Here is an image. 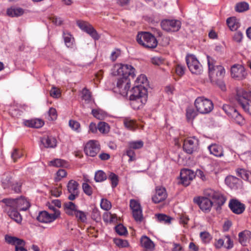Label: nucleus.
<instances>
[{"label": "nucleus", "instance_id": "1", "mask_svg": "<svg viewBox=\"0 0 251 251\" xmlns=\"http://www.w3.org/2000/svg\"><path fill=\"white\" fill-rule=\"evenodd\" d=\"M115 68L117 75L121 77L118 79L116 87L114 88V92L126 97L130 88V77L133 78L135 75V69L127 64L118 65Z\"/></svg>", "mask_w": 251, "mask_h": 251}, {"label": "nucleus", "instance_id": "2", "mask_svg": "<svg viewBox=\"0 0 251 251\" xmlns=\"http://www.w3.org/2000/svg\"><path fill=\"white\" fill-rule=\"evenodd\" d=\"M131 93L129 97L130 105L134 109H139L146 103L148 92L145 89L140 90L137 87H133Z\"/></svg>", "mask_w": 251, "mask_h": 251}, {"label": "nucleus", "instance_id": "3", "mask_svg": "<svg viewBox=\"0 0 251 251\" xmlns=\"http://www.w3.org/2000/svg\"><path fill=\"white\" fill-rule=\"evenodd\" d=\"M251 91L247 92L242 88L236 90L235 99L238 103L242 107L244 111L251 116Z\"/></svg>", "mask_w": 251, "mask_h": 251}, {"label": "nucleus", "instance_id": "4", "mask_svg": "<svg viewBox=\"0 0 251 251\" xmlns=\"http://www.w3.org/2000/svg\"><path fill=\"white\" fill-rule=\"evenodd\" d=\"M138 43L146 48L154 49L157 46L158 42L155 37L151 33L141 32L136 37Z\"/></svg>", "mask_w": 251, "mask_h": 251}, {"label": "nucleus", "instance_id": "5", "mask_svg": "<svg viewBox=\"0 0 251 251\" xmlns=\"http://www.w3.org/2000/svg\"><path fill=\"white\" fill-rule=\"evenodd\" d=\"M1 202L4 204L2 206L3 211L6 213L9 217L16 222L18 224L21 223L22 221V217L18 211V210L13 207V204H14V201L11 199H3Z\"/></svg>", "mask_w": 251, "mask_h": 251}, {"label": "nucleus", "instance_id": "6", "mask_svg": "<svg viewBox=\"0 0 251 251\" xmlns=\"http://www.w3.org/2000/svg\"><path fill=\"white\" fill-rule=\"evenodd\" d=\"M207 59L208 65L209 76L211 82L213 84L218 86L220 84V77L219 73H220L219 66L216 65V60L215 59L209 55H207Z\"/></svg>", "mask_w": 251, "mask_h": 251}, {"label": "nucleus", "instance_id": "7", "mask_svg": "<svg viewBox=\"0 0 251 251\" xmlns=\"http://www.w3.org/2000/svg\"><path fill=\"white\" fill-rule=\"evenodd\" d=\"M195 106L197 111L202 114H208L213 109L212 101L203 97H200L196 99Z\"/></svg>", "mask_w": 251, "mask_h": 251}, {"label": "nucleus", "instance_id": "8", "mask_svg": "<svg viewBox=\"0 0 251 251\" xmlns=\"http://www.w3.org/2000/svg\"><path fill=\"white\" fill-rule=\"evenodd\" d=\"M186 62L190 71L194 74L200 75L202 72V67L198 60L193 54L187 55Z\"/></svg>", "mask_w": 251, "mask_h": 251}, {"label": "nucleus", "instance_id": "9", "mask_svg": "<svg viewBox=\"0 0 251 251\" xmlns=\"http://www.w3.org/2000/svg\"><path fill=\"white\" fill-rule=\"evenodd\" d=\"M161 28L167 32H176L179 30L181 23L177 20L165 19L160 24Z\"/></svg>", "mask_w": 251, "mask_h": 251}, {"label": "nucleus", "instance_id": "10", "mask_svg": "<svg viewBox=\"0 0 251 251\" xmlns=\"http://www.w3.org/2000/svg\"><path fill=\"white\" fill-rule=\"evenodd\" d=\"M77 26L83 31L88 33L94 40H98L100 36L97 31L88 22L82 20H78L76 21Z\"/></svg>", "mask_w": 251, "mask_h": 251}, {"label": "nucleus", "instance_id": "11", "mask_svg": "<svg viewBox=\"0 0 251 251\" xmlns=\"http://www.w3.org/2000/svg\"><path fill=\"white\" fill-rule=\"evenodd\" d=\"M231 77L238 80L245 79L248 75L245 68L240 64L233 65L230 69Z\"/></svg>", "mask_w": 251, "mask_h": 251}, {"label": "nucleus", "instance_id": "12", "mask_svg": "<svg viewBox=\"0 0 251 251\" xmlns=\"http://www.w3.org/2000/svg\"><path fill=\"white\" fill-rule=\"evenodd\" d=\"M199 140L195 137H188L183 141V150L186 153L191 154L198 149Z\"/></svg>", "mask_w": 251, "mask_h": 251}, {"label": "nucleus", "instance_id": "13", "mask_svg": "<svg viewBox=\"0 0 251 251\" xmlns=\"http://www.w3.org/2000/svg\"><path fill=\"white\" fill-rule=\"evenodd\" d=\"M100 150V147L98 141L90 140L86 144L84 151L87 155L94 157Z\"/></svg>", "mask_w": 251, "mask_h": 251}, {"label": "nucleus", "instance_id": "14", "mask_svg": "<svg viewBox=\"0 0 251 251\" xmlns=\"http://www.w3.org/2000/svg\"><path fill=\"white\" fill-rule=\"evenodd\" d=\"M228 207L233 213L237 215L242 214L246 209L245 205L239 200L235 198L229 200Z\"/></svg>", "mask_w": 251, "mask_h": 251}, {"label": "nucleus", "instance_id": "15", "mask_svg": "<svg viewBox=\"0 0 251 251\" xmlns=\"http://www.w3.org/2000/svg\"><path fill=\"white\" fill-rule=\"evenodd\" d=\"M193 201L204 212L209 211L213 205V202L209 199L204 197H196L193 199Z\"/></svg>", "mask_w": 251, "mask_h": 251}, {"label": "nucleus", "instance_id": "16", "mask_svg": "<svg viewBox=\"0 0 251 251\" xmlns=\"http://www.w3.org/2000/svg\"><path fill=\"white\" fill-rule=\"evenodd\" d=\"M180 183L185 186H188L195 177V173L190 169H182L180 173Z\"/></svg>", "mask_w": 251, "mask_h": 251}, {"label": "nucleus", "instance_id": "17", "mask_svg": "<svg viewBox=\"0 0 251 251\" xmlns=\"http://www.w3.org/2000/svg\"><path fill=\"white\" fill-rule=\"evenodd\" d=\"M79 184L74 180H70L67 184V190L70 194L68 196V199L74 201L79 196Z\"/></svg>", "mask_w": 251, "mask_h": 251}, {"label": "nucleus", "instance_id": "18", "mask_svg": "<svg viewBox=\"0 0 251 251\" xmlns=\"http://www.w3.org/2000/svg\"><path fill=\"white\" fill-rule=\"evenodd\" d=\"M167 196L165 188L158 186L156 187L155 192L151 199L154 203H159L166 200Z\"/></svg>", "mask_w": 251, "mask_h": 251}, {"label": "nucleus", "instance_id": "19", "mask_svg": "<svg viewBox=\"0 0 251 251\" xmlns=\"http://www.w3.org/2000/svg\"><path fill=\"white\" fill-rule=\"evenodd\" d=\"M225 182L230 189L237 190L241 187L242 181L235 176L229 175L226 177Z\"/></svg>", "mask_w": 251, "mask_h": 251}, {"label": "nucleus", "instance_id": "20", "mask_svg": "<svg viewBox=\"0 0 251 251\" xmlns=\"http://www.w3.org/2000/svg\"><path fill=\"white\" fill-rule=\"evenodd\" d=\"M11 199L14 201V204H13V207L19 210L25 211L30 206L29 201L24 197H21L18 199Z\"/></svg>", "mask_w": 251, "mask_h": 251}, {"label": "nucleus", "instance_id": "21", "mask_svg": "<svg viewBox=\"0 0 251 251\" xmlns=\"http://www.w3.org/2000/svg\"><path fill=\"white\" fill-rule=\"evenodd\" d=\"M57 216L56 213L50 214L44 211L40 212L37 217V220L41 223H50L56 219Z\"/></svg>", "mask_w": 251, "mask_h": 251}, {"label": "nucleus", "instance_id": "22", "mask_svg": "<svg viewBox=\"0 0 251 251\" xmlns=\"http://www.w3.org/2000/svg\"><path fill=\"white\" fill-rule=\"evenodd\" d=\"M251 240V231L244 230L238 233V241L243 246H247Z\"/></svg>", "mask_w": 251, "mask_h": 251}, {"label": "nucleus", "instance_id": "23", "mask_svg": "<svg viewBox=\"0 0 251 251\" xmlns=\"http://www.w3.org/2000/svg\"><path fill=\"white\" fill-rule=\"evenodd\" d=\"M135 84V86L133 87H137L140 90L145 89L147 91V87L149 86V81L145 75H140L136 79Z\"/></svg>", "mask_w": 251, "mask_h": 251}, {"label": "nucleus", "instance_id": "24", "mask_svg": "<svg viewBox=\"0 0 251 251\" xmlns=\"http://www.w3.org/2000/svg\"><path fill=\"white\" fill-rule=\"evenodd\" d=\"M63 207L65 213L70 216H74L78 210V206L72 201L65 202Z\"/></svg>", "mask_w": 251, "mask_h": 251}, {"label": "nucleus", "instance_id": "25", "mask_svg": "<svg viewBox=\"0 0 251 251\" xmlns=\"http://www.w3.org/2000/svg\"><path fill=\"white\" fill-rule=\"evenodd\" d=\"M41 142L46 148H53L56 146V140L52 136H45L41 138Z\"/></svg>", "mask_w": 251, "mask_h": 251}, {"label": "nucleus", "instance_id": "26", "mask_svg": "<svg viewBox=\"0 0 251 251\" xmlns=\"http://www.w3.org/2000/svg\"><path fill=\"white\" fill-rule=\"evenodd\" d=\"M236 175L251 184V172L244 168H238L235 170Z\"/></svg>", "mask_w": 251, "mask_h": 251}, {"label": "nucleus", "instance_id": "27", "mask_svg": "<svg viewBox=\"0 0 251 251\" xmlns=\"http://www.w3.org/2000/svg\"><path fill=\"white\" fill-rule=\"evenodd\" d=\"M204 194L205 196L208 197L209 198H211L215 201H218L217 208L220 207V203L218 201L220 198V193L219 191H216L211 189H207L204 190Z\"/></svg>", "mask_w": 251, "mask_h": 251}, {"label": "nucleus", "instance_id": "28", "mask_svg": "<svg viewBox=\"0 0 251 251\" xmlns=\"http://www.w3.org/2000/svg\"><path fill=\"white\" fill-rule=\"evenodd\" d=\"M226 23L231 30L235 31L240 26L239 20L235 17L228 18L226 20Z\"/></svg>", "mask_w": 251, "mask_h": 251}, {"label": "nucleus", "instance_id": "29", "mask_svg": "<svg viewBox=\"0 0 251 251\" xmlns=\"http://www.w3.org/2000/svg\"><path fill=\"white\" fill-rule=\"evenodd\" d=\"M4 239L5 242L8 244H10L12 245H15V247L17 245H20L21 244H25V241L21 239H19L17 237L10 236L9 235H5Z\"/></svg>", "mask_w": 251, "mask_h": 251}, {"label": "nucleus", "instance_id": "30", "mask_svg": "<svg viewBox=\"0 0 251 251\" xmlns=\"http://www.w3.org/2000/svg\"><path fill=\"white\" fill-rule=\"evenodd\" d=\"M140 242L142 246L147 250L151 251L154 248L153 242L146 236H142Z\"/></svg>", "mask_w": 251, "mask_h": 251}, {"label": "nucleus", "instance_id": "31", "mask_svg": "<svg viewBox=\"0 0 251 251\" xmlns=\"http://www.w3.org/2000/svg\"><path fill=\"white\" fill-rule=\"evenodd\" d=\"M25 126L33 128H40L42 127L44 124V122L40 119H34L31 120H26L24 122Z\"/></svg>", "mask_w": 251, "mask_h": 251}, {"label": "nucleus", "instance_id": "32", "mask_svg": "<svg viewBox=\"0 0 251 251\" xmlns=\"http://www.w3.org/2000/svg\"><path fill=\"white\" fill-rule=\"evenodd\" d=\"M123 122L125 126L128 130L134 131L138 127L136 121L129 118H124Z\"/></svg>", "mask_w": 251, "mask_h": 251}, {"label": "nucleus", "instance_id": "33", "mask_svg": "<svg viewBox=\"0 0 251 251\" xmlns=\"http://www.w3.org/2000/svg\"><path fill=\"white\" fill-rule=\"evenodd\" d=\"M24 10L20 7H11L7 9V14L11 17H19L24 14Z\"/></svg>", "mask_w": 251, "mask_h": 251}, {"label": "nucleus", "instance_id": "34", "mask_svg": "<svg viewBox=\"0 0 251 251\" xmlns=\"http://www.w3.org/2000/svg\"><path fill=\"white\" fill-rule=\"evenodd\" d=\"M2 183L4 188L11 187L13 183L11 174L5 173L2 178Z\"/></svg>", "mask_w": 251, "mask_h": 251}, {"label": "nucleus", "instance_id": "35", "mask_svg": "<svg viewBox=\"0 0 251 251\" xmlns=\"http://www.w3.org/2000/svg\"><path fill=\"white\" fill-rule=\"evenodd\" d=\"M231 118L234 122L239 125L242 126L245 123L244 118L237 110L233 114Z\"/></svg>", "mask_w": 251, "mask_h": 251}, {"label": "nucleus", "instance_id": "36", "mask_svg": "<svg viewBox=\"0 0 251 251\" xmlns=\"http://www.w3.org/2000/svg\"><path fill=\"white\" fill-rule=\"evenodd\" d=\"M110 181L111 186L114 188L117 186L119 183V176L114 173L109 172L107 177Z\"/></svg>", "mask_w": 251, "mask_h": 251}, {"label": "nucleus", "instance_id": "37", "mask_svg": "<svg viewBox=\"0 0 251 251\" xmlns=\"http://www.w3.org/2000/svg\"><path fill=\"white\" fill-rule=\"evenodd\" d=\"M63 38L65 44L68 48H72L74 39L69 32H63Z\"/></svg>", "mask_w": 251, "mask_h": 251}, {"label": "nucleus", "instance_id": "38", "mask_svg": "<svg viewBox=\"0 0 251 251\" xmlns=\"http://www.w3.org/2000/svg\"><path fill=\"white\" fill-rule=\"evenodd\" d=\"M249 9V5L246 2H240L237 3L235 7V10L238 12H243L247 11Z\"/></svg>", "mask_w": 251, "mask_h": 251}, {"label": "nucleus", "instance_id": "39", "mask_svg": "<svg viewBox=\"0 0 251 251\" xmlns=\"http://www.w3.org/2000/svg\"><path fill=\"white\" fill-rule=\"evenodd\" d=\"M221 246H223L227 249H231L233 247V243L229 235L226 236L223 240L221 239Z\"/></svg>", "mask_w": 251, "mask_h": 251}, {"label": "nucleus", "instance_id": "40", "mask_svg": "<svg viewBox=\"0 0 251 251\" xmlns=\"http://www.w3.org/2000/svg\"><path fill=\"white\" fill-rule=\"evenodd\" d=\"M106 174L102 171H98L95 173V180L96 182H102L107 178Z\"/></svg>", "mask_w": 251, "mask_h": 251}, {"label": "nucleus", "instance_id": "41", "mask_svg": "<svg viewBox=\"0 0 251 251\" xmlns=\"http://www.w3.org/2000/svg\"><path fill=\"white\" fill-rule=\"evenodd\" d=\"M76 219L77 222L81 223H85L87 220V216L86 213L81 210H78L76 214L74 215Z\"/></svg>", "mask_w": 251, "mask_h": 251}, {"label": "nucleus", "instance_id": "42", "mask_svg": "<svg viewBox=\"0 0 251 251\" xmlns=\"http://www.w3.org/2000/svg\"><path fill=\"white\" fill-rule=\"evenodd\" d=\"M109 126L105 122H100L98 125V129L102 133H107L109 131Z\"/></svg>", "mask_w": 251, "mask_h": 251}, {"label": "nucleus", "instance_id": "43", "mask_svg": "<svg viewBox=\"0 0 251 251\" xmlns=\"http://www.w3.org/2000/svg\"><path fill=\"white\" fill-rule=\"evenodd\" d=\"M132 216L135 221L137 223H141L144 220V217L142 213V209L139 210H136L132 212Z\"/></svg>", "mask_w": 251, "mask_h": 251}, {"label": "nucleus", "instance_id": "44", "mask_svg": "<svg viewBox=\"0 0 251 251\" xmlns=\"http://www.w3.org/2000/svg\"><path fill=\"white\" fill-rule=\"evenodd\" d=\"M210 153L215 156H220V147L217 144H212L208 147Z\"/></svg>", "mask_w": 251, "mask_h": 251}, {"label": "nucleus", "instance_id": "45", "mask_svg": "<svg viewBox=\"0 0 251 251\" xmlns=\"http://www.w3.org/2000/svg\"><path fill=\"white\" fill-rule=\"evenodd\" d=\"M144 146V142L142 141H131L128 143V146L133 150L141 149Z\"/></svg>", "mask_w": 251, "mask_h": 251}, {"label": "nucleus", "instance_id": "46", "mask_svg": "<svg viewBox=\"0 0 251 251\" xmlns=\"http://www.w3.org/2000/svg\"><path fill=\"white\" fill-rule=\"evenodd\" d=\"M200 237L204 244H208L212 239L210 234L206 231L201 232L200 233Z\"/></svg>", "mask_w": 251, "mask_h": 251}, {"label": "nucleus", "instance_id": "47", "mask_svg": "<svg viewBox=\"0 0 251 251\" xmlns=\"http://www.w3.org/2000/svg\"><path fill=\"white\" fill-rule=\"evenodd\" d=\"M158 221L160 222H163L165 224L170 223L171 218L167 215L163 214H156Z\"/></svg>", "mask_w": 251, "mask_h": 251}, {"label": "nucleus", "instance_id": "48", "mask_svg": "<svg viewBox=\"0 0 251 251\" xmlns=\"http://www.w3.org/2000/svg\"><path fill=\"white\" fill-rule=\"evenodd\" d=\"M222 108L226 114L229 117H231L233 114L236 111V109L234 107L227 104L224 105Z\"/></svg>", "mask_w": 251, "mask_h": 251}, {"label": "nucleus", "instance_id": "49", "mask_svg": "<svg viewBox=\"0 0 251 251\" xmlns=\"http://www.w3.org/2000/svg\"><path fill=\"white\" fill-rule=\"evenodd\" d=\"M129 206L132 210V212L142 209L140 203L137 201L133 199L130 200Z\"/></svg>", "mask_w": 251, "mask_h": 251}, {"label": "nucleus", "instance_id": "50", "mask_svg": "<svg viewBox=\"0 0 251 251\" xmlns=\"http://www.w3.org/2000/svg\"><path fill=\"white\" fill-rule=\"evenodd\" d=\"M92 114L97 119L102 120L105 117V113L100 109H93Z\"/></svg>", "mask_w": 251, "mask_h": 251}, {"label": "nucleus", "instance_id": "51", "mask_svg": "<svg viewBox=\"0 0 251 251\" xmlns=\"http://www.w3.org/2000/svg\"><path fill=\"white\" fill-rule=\"evenodd\" d=\"M115 228L116 232L120 235H125L127 233L126 227L122 224L118 225Z\"/></svg>", "mask_w": 251, "mask_h": 251}, {"label": "nucleus", "instance_id": "52", "mask_svg": "<svg viewBox=\"0 0 251 251\" xmlns=\"http://www.w3.org/2000/svg\"><path fill=\"white\" fill-rule=\"evenodd\" d=\"M66 164V162L65 160L60 159H55L50 162V165L56 167L64 166Z\"/></svg>", "mask_w": 251, "mask_h": 251}, {"label": "nucleus", "instance_id": "53", "mask_svg": "<svg viewBox=\"0 0 251 251\" xmlns=\"http://www.w3.org/2000/svg\"><path fill=\"white\" fill-rule=\"evenodd\" d=\"M112 205L110 201L107 199H101L100 202V207L102 209L108 211L111 208Z\"/></svg>", "mask_w": 251, "mask_h": 251}, {"label": "nucleus", "instance_id": "54", "mask_svg": "<svg viewBox=\"0 0 251 251\" xmlns=\"http://www.w3.org/2000/svg\"><path fill=\"white\" fill-rule=\"evenodd\" d=\"M22 154L21 151L17 149H15L11 153V158L14 162H16L17 159L22 156Z\"/></svg>", "mask_w": 251, "mask_h": 251}, {"label": "nucleus", "instance_id": "55", "mask_svg": "<svg viewBox=\"0 0 251 251\" xmlns=\"http://www.w3.org/2000/svg\"><path fill=\"white\" fill-rule=\"evenodd\" d=\"M82 189L84 193L88 195L91 196L93 193L92 187L87 183H83L82 184Z\"/></svg>", "mask_w": 251, "mask_h": 251}, {"label": "nucleus", "instance_id": "56", "mask_svg": "<svg viewBox=\"0 0 251 251\" xmlns=\"http://www.w3.org/2000/svg\"><path fill=\"white\" fill-rule=\"evenodd\" d=\"M197 115L196 111L193 108H189L186 110V117L188 120H193Z\"/></svg>", "mask_w": 251, "mask_h": 251}, {"label": "nucleus", "instance_id": "57", "mask_svg": "<svg viewBox=\"0 0 251 251\" xmlns=\"http://www.w3.org/2000/svg\"><path fill=\"white\" fill-rule=\"evenodd\" d=\"M69 126L72 129L77 132L79 131L80 126L78 122L74 120H70Z\"/></svg>", "mask_w": 251, "mask_h": 251}, {"label": "nucleus", "instance_id": "58", "mask_svg": "<svg viewBox=\"0 0 251 251\" xmlns=\"http://www.w3.org/2000/svg\"><path fill=\"white\" fill-rule=\"evenodd\" d=\"M92 219L96 222L100 220V215L99 210L97 208H94L91 214Z\"/></svg>", "mask_w": 251, "mask_h": 251}, {"label": "nucleus", "instance_id": "59", "mask_svg": "<svg viewBox=\"0 0 251 251\" xmlns=\"http://www.w3.org/2000/svg\"><path fill=\"white\" fill-rule=\"evenodd\" d=\"M185 71V67L181 64H177L176 67V73L179 76L184 74Z\"/></svg>", "mask_w": 251, "mask_h": 251}, {"label": "nucleus", "instance_id": "60", "mask_svg": "<svg viewBox=\"0 0 251 251\" xmlns=\"http://www.w3.org/2000/svg\"><path fill=\"white\" fill-rule=\"evenodd\" d=\"M126 154L129 157V161H132L135 160V153L133 149L129 146L126 151Z\"/></svg>", "mask_w": 251, "mask_h": 251}, {"label": "nucleus", "instance_id": "61", "mask_svg": "<svg viewBox=\"0 0 251 251\" xmlns=\"http://www.w3.org/2000/svg\"><path fill=\"white\" fill-rule=\"evenodd\" d=\"M82 98L85 100H90L91 98V94L90 91L86 88L83 89L82 91Z\"/></svg>", "mask_w": 251, "mask_h": 251}, {"label": "nucleus", "instance_id": "62", "mask_svg": "<svg viewBox=\"0 0 251 251\" xmlns=\"http://www.w3.org/2000/svg\"><path fill=\"white\" fill-rule=\"evenodd\" d=\"M115 244L119 247H126L128 245V243L126 240L121 239H116L114 240Z\"/></svg>", "mask_w": 251, "mask_h": 251}, {"label": "nucleus", "instance_id": "63", "mask_svg": "<svg viewBox=\"0 0 251 251\" xmlns=\"http://www.w3.org/2000/svg\"><path fill=\"white\" fill-rule=\"evenodd\" d=\"M50 95L53 98H58L61 96L60 91L56 87H52L50 91Z\"/></svg>", "mask_w": 251, "mask_h": 251}, {"label": "nucleus", "instance_id": "64", "mask_svg": "<svg viewBox=\"0 0 251 251\" xmlns=\"http://www.w3.org/2000/svg\"><path fill=\"white\" fill-rule=\"evenodd\" d=\"M51 195L58 197L62 194L61 188V187H54L50 190Z\"/></svg>", "mask_w": 251, "mask_h": 251}]
</instances>
